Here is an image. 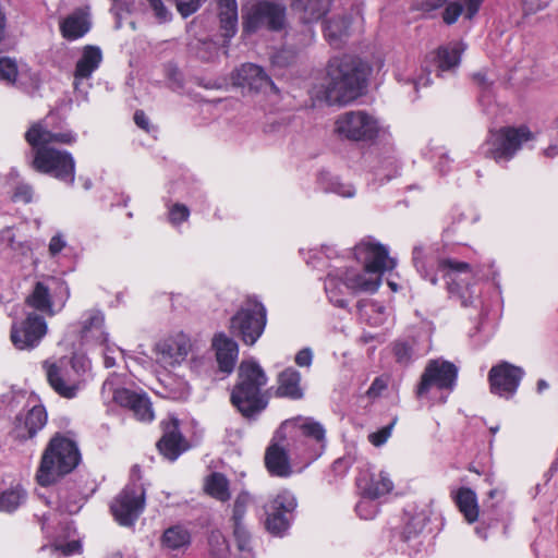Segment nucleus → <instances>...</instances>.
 <instances>
[{
	"mask_svg": "<svg viewBox=\"0 0 558 558\" xmlns=\"http://www.w3.org/2000/svg\"><path fill=\"white\" fill-rule=\"evenodd\" d=\"M204 490L211 498L221 502H227L231 498L230 482L226 475L219 472H214L206 476Z\"/></svg>",
	"mask_w": 558,
	"mask_h": 558,
	"instance_id": "c756f323",
	"label": "nucleus"
},
{
	"mask_svg": "<svg viewBox=\"0 0 558 558\" xmlns=\"http://www.w3.org/2000/svg\"><path fill=\"white\" fill-rule=\"evenodd\" d=\"M395 423H396V420H393L389 425L380 428L379 430L371 433L368 435L369 442L375 447H379V446L384 445L391 436Z\"/></svg>",
	"mask_w": 558,
	"mask_h": 558,
	"instance_id": "a18cd8bd",
	"label": "nucleus"
},
{
	"mask_svg": "<svg viewBox=\"0 0 558 558\" xmlns=\"http://www.w3.org/2000/svg\"><path fill=\"white\" fill-rule=\"evenodd\" d=\"M357 485L362 489L363 495L369 498H379L393 488V483L388 473L379 472L377 474L363 475L357 480Z\"/></svg>",
	"mask_w": 558,
	"mask_h": 558,
	"instance_id": "412c9836",
	"label": "nucleus"
},
{
	"mask_svg": "<svg viewBox=\"0 0 558 558\" xmlns=\"http://www.w3.org/2000/svg\"><path fill=\"white\" fill-rule=\"evenodd\" d=\"M242 19L243 29L246 33H253L263 25L278 31L284 26L286 8L279 3L258 1L243 8Z\"/></svg>",
	"mask_w": 558,
	"mask_h": 558,
	"instance_id": "6e6552de",
	"label": "nucleus"
},
{
	"mask_svg": "<svg viewBox=\"0 0 558 558\" xmlns=\"http://www.w3.org/2000/svg\"><path fill=\"white\" fill-rule=\"evenodd\" d=\"M294 361L300 367H310L313 361L312 350L308 348L302 349L296 353Z\"/></svg>",
	"mask_w": 558,
	"mask_h": 558,
	"instance_id": "5fc2aeb1",
	"label": "nucleus"
},
{
	"mask_svg": "<svg viewBox=\"0 0 558 558\" xmlns=\"http://www.w3.org/2000/svg\"><path fill=\"white\" fill-rule=\"evenodd\" d=\"M47 422V414L41 405L33 407L23 420H19L14 428V437L19 440L33 438Z\"/></svg>",
	"mask_w": 558,
	"mask_h": 558,
	"instance_id": "6ab92c4d",
	"label": "nucleus"
},
{
	"mask_svg": "<svg viewBox=\"0 0 558 558\" xmlns=\"http://www.w3.org/2000/svg\"><path fill=\"white\" fill-rule=\"evenodd\" d=\"M292 5L304 23H313L327 13L330 0H294Z\"/></svg>",
	"mask_w": 558,
	"mask_h": 558,
	"instance_id": "c85d7f7f",
	"label": "nucleus"
},
{
	"mask_svg": "<svg viewBox=\"0 0 558 558\" xmlns=\"http://www.w3.org/2000/svg\"><path fill=\"white\" fill-rule=\"evenodd\" d=\"M277 395L294 400L303 398L301 374L296 369L288 367L278 375Z\"/></svg>",
	"mask_w": 558,
	"mask_h": 558,
	"instance_id": "a878e982",
	"label": "nucleus"
},
{
	"mask_svg": "<svg viewBox=\"0 0 558 558\" xmlns=\"http://www.w3.org/2000/svg\"><path fill=\"white\" fill-rule=\"evenodd\" d=\"M483 0H465V16L472 19L478 11Z\"/></svg>",
	"mask_w": 558,
	"mask_h": 558,
	"instance_id": "680f3d73",
	"label": "nucleus"
},
{
	"mask_svg": "<svg viewBox=\"0 0 558 558\" xmlns=\"http://www.w3.org/2000/svg\"><path fill=\"white\" fill-rule=\"evenodd\" d=\"M162 546L174 550L182 548L190 543V534L180 526H172L165 531L161 538Z\"/></svg>",
	"mask_w": 558,
	"mask_h": 558,
	"instance_id": "4c0bfd02",
	"label": "nucleus"
},
{
	"mask_svg": "<svg viewBox=\"0 0 558 558\" xmlns=\"http://www.w3.org/2000/svg\"><path fill=\"white\" fill-rule=\"evenodd\" d=\"M26 499V492L20 485L10 487L0 493V511L13 512L15 511Z\"/></svg>",
	"mask_w": 558,
	"mask_h": 558,
	"instance_id": "e433bc0d",
	"label": "nucleus"
},
{
	"mask_svg": "<svg viewBox=\"0 0 558 558\" xmlns=\"http://www.w3.org/2000/svg\"><path fill=\"white\" fill-rule=\"evenodd\" d=\"M190 216V210L185 205L175 204L170 208L169 219L171 223L177 225L182 221L187 220Z\"/></svg>",
	"mask_w": 558,
	"mask_h": 558,
	"instance_id": "8fccbe9b",
	"label": "nucleus"
},
{
	"mask_svg": "<svg viewBox=\"0 0 558 558\" xmlns=\"http://www.w3.org/2000/svg\"><path fill=\"white\" fill-rule=\"evenodd\" d=\"M48 332L45 318L36 313H29L20 324L11 328V341L19 350H33Z\"/></svg>",
	"mask_w": 558,
	"mask_h": 558,
	"instance_id": "f8f14e48",
	"label": "nucleus"
},
{
	"mask_svg": "<svg viewBox=\"0 0 558 558\" xmlns=\"http://www.w3.org/2000/svg\"><path fill=\"white\" fill-rule=\"evenodd\" d=\"M379 122L364 110H351L339 114L333 123V133L341 140L367 142L379 134Z\"/></svg>",
	"mask_w": 558,
	"mask_h": 558,
	"instance_id": "39448f33",
	"label": "nucleus"
},
{
	"mask_svg": "<svg viewBox=\"0 0 558 558\" xmlns=\"http://www.w3.org/2000/svg\"><path fill=\"white\" fill-rule=\"evenodd\" d=\"M456 502L469 523L477 521L480 509L475 492L466 487L460 488L456 494Z\"/></svg>",
	"mask_w": 558,
	"mask_h": 558,
	"instance_id": "473e14b6",
	"label": "nucleus"
},
{
	"mask_svg": "<svg viewBox=\"0 0 558 558\" xmlns=\"http://www.w3.org/2000/svg\"><path fill=\"white\" fill-rule=\"evenodd\" d=\"M19 75L17 63L9 57L0 58V81L14 84Z\"/></svg>",
	"mask_w": 558,
	"mask_h": 558,
	"instance_id": "79ce46f5",
	"label": "nucleus"
},
{
	"mask_svg": "<svg viewBox=\"0 0 558 558\" xmlns=\"http://www.w3.org/2000/svg\"><path fill=\"white\" fill-rule=\"evenodd\" d=\"M344 275V287L352 292H375L381 284V278L379 275L368 272L364 269L363 272H354L347 270Z\"/></svg>",
	"mask_w": 558,
	"mask_h": 558,
	"instance_id": "393cba45",
	"label": "nucleus"
},
{
	"mask_svg": "<svg viewBox=\"0 0 558 558\" xmlns=\"http://www.w3.org/2000/svg\"><path fill=\"white\" fill-rule=\"evenodd\" d=\"M393 353L398 363L408 364L411 361L413 350L405 342H396Z\"/></svg>",
	"mask_w": 558,
	"mask_h": 558,
	"instance_id": "de8ad7c7",
	"label": "nucleus"
},
{
	"mask_svg": "<svg viewBox=\"0 0 558 558\" xmlns=\"http://www.w3.org/2000/svg\"><path fill=\"white\" fill-rule=\"evenodd\" d=\"M132 476H133V477H136L137 480H140V478H141V476H140V468H138V465H134V466H133V469H132Z\"/></svg>",
	"mask_w": 558,
	"mask_h": 558,
	"instance_id": "774afa93",
	"label": "nucleus"
},
{
	"mask_svg": "<svg viewBox=\"0 0 558 558\" xmlns=\"http://www.w3.org/2000/svg\"><path fill=\"white\" fill-rule=\"evenodd\" d=\"M364 82V74L354 59L333 58L322 85L324 99L329 105H347L362 95Z\"/></svg>",
	"mask_w": 558,
	"mask_h": 558,
	"instance_id": "f03ea898",
	"label": "nucleus"
},
{
	"mask_svg": "<svg viewBox=\"0 0 558 558\" xmlns=\"http://www.w3.org/2000/svg\"><path fill=\"white\" fill-rule=\"evenodd\" d=\"M76 140L72 132H52L41 122L29 126L25 141L34 149L32 168L40 173L50 174L68 184L75 180V160L66 150L50 147V144L70 145Z\"/></svg>",
	"mask_w": 558,
	"mask_h": 558,
	"instance_id": "f257e3e1",
	"label": "nucleus"
},
{
	"mask_svg": "<svg viewBox=\"0 0 558 558\" xmlns=\"http://www.w3.org/2000/svg\"><path fill=\"white\" fill-rule=\"evenodd\" d=\"M387 387L386 380L383 378H376L367 390L369 397H377Z\"/></svg>",
	"mask_w": 558,
	"mask_h": 558,
	"instance_id": "bf43d9fd",
	"label": "nucleus"
},
{
	"mask_svg": "<svg viewBox=\"0 0 558 558\" xmlns=\"http://www.w3.org/2000/svg\"><path fill=\"white\" fill-rule=\"evenodd\" d=\"M213 345L216 349L220 371L230 374L238 359L239 348L236 342L220 333L214 338Z\"/></svg>",
	"mask_w": 558,
	"mask_h": 558,
	"instance_id": "aec40b11",
	"label": "nucleus"
},
{
	"mask_svg": "<svg viewBox=\"0 0 558 558\" xmlns=\"http://www.w3.org/2000/svg\"><path fill=\"white\" fill-rule=\"evenodd\" d=\"M375 498L364 497L356 505V512L360 518L364 520H372L377 514V505L374 501Z\"/></svg>",
	"mask_w": 558,
	"mask_h": 558,
	"instance_id": "c03bdc74",
	"label": "nucleus"
},
{
	"mask_svg": "<svg viewBox=\"0 0 558 558\" xmlns=\"http://www.w3.org/2000/svg\"><path fill=\"white\" fill-rule=\"evenodd\" d=\"M266 527L269 532L274 534H280L281 532H283L288 527V521L284 517V513L274 511L270 510V508H268Z\"/></svg>",
	"mask_w": 558,
	"mask_h": 558,
	"instance_id": "37998d69",
	"label": "nucleus"
},
{
	"mask_svg": "<svg viewBox=\"0 0 558 558\" xmlns=\"http://www.w3.org/2000/svg\"><path fill=\"white\" fill-rule=\"evenodd\" d=\"M360 21L361 16L357 13L333 16L326 22L325 36L331 44H335L349 36L353 25Z\"/></svg>",
	"mask_w": 558,
	"mask_h": 558,
	"instance_id": "b1692460",
	"label": "nucleus"
},
{
	"mask_svg": "<svg viewBox=\"0 0 558 558\" xmlns=\"http://www.w3.org/2000/svg\"><path fill=\"white\" fill-rule=\"evenodd\" d=\"M191 350L190 337L179 331L156 342L153 352L157 364L163 368H174L186 360Z\"/></svg>",
	"mask_w": 558,
	"mask_h": 558,
	"instance_id": "9b49d317",
	"label": "nucleus"
},
{
	"mask_svg": "<svg viewBox=\"0 0 558 558\" xmlns=\"http://www.w3.org/2000/svg\"><path fill=\"white\" fill-rule=\"evenodd\" d=\"M4 28H5V16L2 13V11L0 10V41L4 37Z\"/></svg>",
	"mask_w": 558,
	"mask_h": 558,
	"instance_id": "69168bd1",
	"label": "nucleus"
},
{
	"mask_svg": "<svg viewBox=\"0 0 558 558\" xmlns=\"http://www.w3.org/2000/svg\"><path fill=\"white\" fill-rule=\"evenodd\" d=\"M201 7L198 0L178 1L177 9L183 17H187L195 13Z\"/></svg>",
	"mask_w": 558,
	"mask_h": 558,
	"instance_id": "3c124183",
	"label": "nucleus"
},
{
	"mask_svg": "<svg viewBox=\"0 0 558 558\" xmlns=\"http://www.w3.org/2000/svg\"><path fill=\"white\" fill-rule=\"evenodd\" d=\"M81 549V544L77 541H72L65 545L56 546V551H61L63 556H69L75 553H78Z\"/></svg>",
	"mask_w": 558,
	"mask_h": 558,
	"instance_id": "13d9d810",
	"label": "nucleus"
},
{
	"mask_svg": "<svg viewBox=\"0 0 558 558\" xmlns=\"http://www.w3.org/2000/svg\"><path fill=\"white\" fill-rule=\"evenodd\" d=\"M325 290L330 300L336 306L344 307L347 300L344 299V275H328L325 281Z\"/></svg>",
	"mask_w": 558,
	"mask_h": 558,
	"instance_id": "c9c22d12",
	"label": "nucleus"
},
{
	"mask_svg": "<svg viewBox=\"0 0 558 558\" xmlns=\"http://www.w3.org/2000/svg\"><path fill=\"white\" fill-rule=\"evenodd\" d=\"M422 70L425 73V75L418 76L417 78L414 80L415 88H417L418 86H427L430 83V80H429L430 71L427 68H423Z\"/></svg>",
	"mask_w": 558,
	"mask_h": 558,
	"instance_id": "0e129e2a",
	"label": "nucleus"
},
{
	"mask_svg": "<svg viewBox=\"0 0 558 558\" xmlns=\"http://www.w3.org/2000/svg\"><path fill=\"white\" fill-rule=\"evenodd\" d=\"M102 61L101 50L96 46H86L82 51L81 58L76 62L74 71V85L77 86L80 80L89 78L99 68Z\"/></svg>",
	"mask_w": 558,
	"mask_h": 558,
	"instance_id": "5701e85b",
	"label": "nucleus"
},
{
	"mask_svg": "<svg viewBox=\"0 0 558 558\" xmlns=\"http://www.w3.org/2000/svg\"><path fill=\"white\" fill-rule=\"evenodd\" d=\"M89 29L87 15L83 12H74L61 24L62 35L68 39L82 37Z\"/></svg>",
	"mask_w": 558,
	"mask_h": 558,
	"instance_id": "f704fd0d",
	"label": "nucleus"
},
{
	"mask_svg": "<svg viewBox=\"0 0 558 558\" xmlns=\"http://www.w3.org/2000/svg\"><path fill=\"white\" fill-rule=\"evenodd\" d=\"M296 507L295 497L288 490L279 493L270 502L269 508L282 513L292 512Z\"/></svg>",
	"mask_w": 558,
	"mask_h": 558,
	"instance_id": "a19ab883",
	"label": "nucleus"
},
{
	"mask_svg": "<svg viewBox=\"0 0 558 558\" xmlns=\"http://www.w3.org/2000/svg\"><path fill=\"white\" fill-rule=\"evenodd\" d=\"M523 369L508 362L493 366L488 373L490 391L501 398L512 397L523 377Z\"/></svg>",
	"mask_w": 558,
	"mask_h": 558,
	"instance_id": "4468645a",
	"label": "nucleus"
},
{
	"mask_svg": "<svg viewBox=\"0 0 558 558\" xmlns=\"http://www.w3.org/2000/svg\"><path fill=\"white\" fill-rule=\"evenodd\" d=\"M26 303L36 311L49 316L56 314L49 288L44 282H37L33 292L26 298Z\"/></svg>",
	"mask_w": 558,
	"mask_h": 558,
	"instance_id": "72a5a7b5",
	"label": "nucleus"
},
{
	"mask_svg": "<svg viewBox=\"0 0 558 558\" xmlns=\"http://www.w3.org/2000/svg\"><path fill=\"white\" fill-rule=\"evenodd\" d=\"M48 381L52 389L64 398H74L78 390L77 378L71 377L68 366L57 363L45 364Z\"/></svg>",
	"mask_w": 558,
	"mask_h": 558,
	"instance_id": "a211bd4d",
	"label": "nucleus"
},
{
	"mask_svg": "<svg viewBox=\"0 0 558 558\" xmlns=\"http://www.w3.org/2000/svg\"><path fill=\"white\" fill-rule=\"evenodd\" d=\"M438 269L447 280L450 295L459 299L464 306L471 304L473 295L470 292V286L474 277L471 265L454 258H441L438 260Z\"/></svg>",
	"mask_w": 558,
	"mask_h": 558,
	"instance_id": "0eeeda50",
	"label": "nucleus"
},
{
	"mask_svg": "<svg viewBox=\"0 0 558 558\" xmlns=\"http://www.w3.org/2000/svg\"><path fill=\"white\" fill-rule=\"evenodd\" d=\"M81 453L75 441L61 435L50 439L45 448L36 473L41 486H49L76 469Z\"/></svg>",
	"mask_w": 558,
	"mask_h": 558,
	"instance_id": "7ed1b4c3",
	"label": "nucleus"
},
{
	"mask_svg": "<svg viewBox=\"0 0 558 558\" xmlns=\"http://www.w3.org/2000/svg\"><path fill=\"white\" fill-rule=\"evenodd\" d=\"M422 255H423V251L422 248L420 247H415L414 251H413V260H414V265L415 267L417 268V270L420 272H422L423 277L427 280H429V282L433 284V286H436L438 283V278L436 275H429L426 269H425V264L422 259Z\"/></svg>",
	"mask_w": 558,
	"mask_h": 558,
	"instance_id": "49530a36",
	"label": "nucleus"
},
{
	"mask_svg": "<svg viewBox=\"0 0 558 558\" xmlns=\"http://www.w3.org/2000/svg\"><path fill=\"white\" fill-rule=\"evenodd\" d=\"M332 191L343 197H352L355 194V189L343 182L333 183Z\"/></svg>",
	"mask_w": 558,
	"mask_h": 558,
	"instance_id": "6e6d98bb",
	"label": "nucleus"
},
{
	"mask_svg": "<svg viewBox=\"0 0 558 558\" xmlns=\"http://www.w3.org/2000/svg\"><path fill=\"white\" fill-rule=\"evenodd\" d=\"M251 501H252L251 495L245 490H243L236 495L233 506H232V515H231L232 524L244 523L243 518L246 513L247 507L250 506Z\"/></svg>",
	"mask_w": 558,
	"mask_h": 558,
	"instance_id": "ea45409f",
	"label": "nucleus"
},
{
	"mask_svg": "<svg viewBox=\"0 0 558 558\" xmlns=\"http://www.w3.org/2000/svg\"><path fill=\"white\" fill-rule=\"evenodd\" d=\"M104 325V315L100 312H92L89 318L84 323V331L100 329Z\"/></svg>",
	"mask_w": 558,
	"mask_h": 558,
	"instance_id": "864d4df0",
	"label": "nucleus"
},
{
	"mask_svg": "<svg viewBox=\"0 0 558 558\" xmlns=\"http://www.w3.org/2000/svg\"><path fill=\"white\" fill-rule=\"evenodd\" d=\"M265 465L274 476L287 477L292 473L287 450L278 444H271L267 448Z\"/></svg>",
	"mask_w": 558,
	"mask_h": 558,
	"instance_id": "4be33fe9",
	"label": "nucleus"
},
{
	"mask_svg": "<svg viewBox=\"0 0 558 558\" xmlns=\"http://www.w3.org/2000/svg\"><path fill=\"white\" fill-rule=\"evenodd\" d=\"M144 508V489L141 486H128L114 499L111 511L121 525H131Z\"/></svg>",
	"mask_w": 558,
	"mask_h": 558,
	"instance_id": "ddd939ff",
	"label": "nucleus"
},
{
	"mask_svg": "<svg viewBox=\"0 0 558 558\" xmlns=\"http://www.w3.org/2000/svg\"><path fill=\"white\" fill-rule=\"evenodd\" d=\"M463 12V7L460 2H450L442 14V19L447 24H453Z\"/></svg>",
	"mask_w": 558,
	"mask_h": 558,
	"instance_id": "09e8293b",
	"label": "nucleus"
},
{
	"mask_svg": "<svg viewBox=\"0 0 558 558\" xmlns=\"http://www.w3.org/2000/svg\"><path fill=\"white\" fill-rule=\"evenodd\" d=\"M65 247V241L60 234L51 238L49 243V253L54 256L59 254Z\"/></svg>",
	"mask_w": 558,
	"mask_h": 558,
	"instance_id": "4d7b16f0",
	"label": "nucleus"
},
{
	"mask_svg": "<svg viewBox=\"0 0 558 558\" xmlns=\"http://www.w3.org/2000/svg\"><path fill=\"white\" fill-rule=\"evenodd\" d=\"M135 123L143 130H149V120L143 111H136L134 113Z\"/></svg>",
	"mask_w": 558,
	"mask_h": 558,
	"instance_id": "e2e57ef3",
	"label": "nucleus"
},
{
	"mask_svg": "<svg viewBox=\"0 0 558 558\" xmlns=\"http://www.w3.org/2000/svg\"><path fill=\"white\" fill-rule=\"evenodd\" d=\"M233 536L242 558H253L252 554V539L244 523L232 524Z\"/></svg>",
	"mask_w": 558,
	"mask_h": 558,
	"instance_id": "58836bf2",
	"label": "nucleus"
},
{
	"mask_svg": "<svg viewBox=\"0 0 558 558\" xmlns=\"http://www.w3.org/2000/svg\"><path fill=\"white\" fill-rule=\"evenodd\" d=\"M232 82L234 85L246 87L255 92H274L278 93V89L270 77L264 72V70L253 63L243 64L232 75Z\"/></svg>",
	"mask_w": 558,
	"mask_h": 558,
	"instance_id": "f3484780",
	"label": "nucleus"
},
{
	"mask_svg": "<svg viewBox=\"0 0 558 558\" xmlns=\"http://www.w3.org/2000/svg\"><path fill=\"white\" fill-rule=\"evenodd\" d=\"M33 191L32 187L28 185H23L17 189V191L14 194V198L22 199L25 203H28L32 201Z\"/></svg>",
	"mask_w": 558,
	"mask_h": 558,
	"instance_id": "052dcab7",
	"label": "nucleus"
},
{
	"mask_svg": "<svg viewBox=\"0 0 558 558\" xmlns=\"http://www.w3.org/2000/svg\"><path fill=\"white\" fill-rule=\"evenodd\" d=\"M265 326L266 310L262 303L254 300H247L230 320L231 332L247 345H253L258 340Z\"/></svg>",
	"mask_w": 558,
	"mask_h": 558,
	"instance_id": "423d86ee",
	"label": "nucleus"
},
{
	"mask_svg": "<svg viewBox=\"0 0 558 558\" xmlns=\"http://www.w3.org/2000/svg\"><path fill=\"white\" fill-rule=\"evenodd\" d=\"M218 16L225 37H232L238 27V5L235 0H218Z\"/></svg>",
	"mask_w": 558,
	"mask_h": 558,
	"instance_id": "2f4dec72",
	"label": "nucleus"
},
{
	"mask_svg": "<svg viewBox=\"0 0 558 558\" xmlns=\"http://www.w3.org/2000/svg\"><path fill=\"white\" fill-rule=\"evenodd\" d=\"M354 254L363 263L365 270L380 277L397 265L396 260L388 256L387 248L378 243L361 242L355 246Z\"/></svg>",
	"mask_w": 558,
	"mask_h": 558,
	"instance_id": "2eb2a0df",
	"label": "nucleus"
},
{
	"mask_svg": "<svg viewBox=\"0 0 558 558\" xmlns=\"http://www.w3.org/2000/svg\"><path fill=\"white\" fill-rule=\"evenodd\" d=\"M267 383V376L254 361H243L239 367V383L234 387L231 401L245 417H252L262 412L267 400L262 388Z\"/></svg>",
	"mask_w": 558,
	"mask_h": 558,
	"instance_id": "20e7f679",
	"label": "nucleus"
},
{
	"mask_svg": "<svg viewBox=\"0 0 558 558\" xmlns=\"http://www.w3.org/2000/svg\"><path fill=\"white\" fill-rule=\"evenodd\" d=\"M464 50L462 43H451L439 47L434 54V63L439 72L456 69L460 63L461 53Z\"/></svg>",
	"mask_w": 558,
	"mask_h": 558,
	"instance_id": "bb28decb",
	"label": "nucleus"
},
{
	"mask_svg": "<svg viewBox=\"0 0 558 558\" xmlns=\"http://www.w3.org/2000/svg\"><path fill=\"white\" fill-rule=\"evenodd\" d=\"M532 138V133L526 126L502 128L493 131L487 140L488 155L496 161L501 159L509 160L517 150L520 149L522 143Z\"/></svg>",
	"mask_w": 558,
	"mask_h": 558,
	"instance_id": "1a4fd4ad",
	"label": "nucleus"
},
{
	"mask_svg": "<svg viewBox=\"0 0 558 558\" xmlns=\"http://www.w3.org/2000/svg\"><path fill=\"white\" fill-rule=\"evenodd\" d=\"M104 393L112 392V399L122 407L132 410L134 415L144 422H149L154 418L151 403L145 395L133 392L125 388H113L111 380H106L102 386Z\"/></svg>",
	"mask_w": 558,
	"mask_h": 558,
	"instance_id": "dca6fc26",
	"label": "nucleus"
},
{
	"mask_svg": "<svg viewBox=\"0 0 558 558\" xmlns=\"http://www.w3.org/2000/svg\"><path fill=\"white\" fill-rule=\"evenodd\" d=\"M157 447L161 454L169 460H175L185 449L182 436L178 430V422L173 421L165 430V435L158 441Z\"/></svg>",
	"mask_w": 558,
	"mask_h": 558,
	"instance_id": "cd10ccee",
	"label": "nucleus"
},
{
	"mask_svg": "<svg viewBox=\"0 0 558 558\" xmlns=\"http://www.w3.org/2000/svg\"><path fill=\"white\" fill-rule=\"evenodd\" d=\"M291 428L302 435L313 438L317 442H324L325 440V428L318 422L310 417H296L290 421H286L281 429Z\"/></svg>",
	"mask_w": 558,
	"mask_h": 558,
	"instance_id": "7c9ffc66",
	"label": "nucleus"
},
{
	"mask_svg": "<svg viewBox=\"0 0 558 558\" xmlns=\"http://www.w3.org/2000/svg\"><path fill=\"white\" fill-rule=\"evenodd\" d=\"M151 9L155 12L156 17L161 21L166 22L170 19V13L167 10V8L163 5L161 0H148Z\"/></svg>",
	"mask_w": 558,
	"mask_h": 558,
	"instance_id": "603ef678",
	"label": "nucleus"
},
{
	"mask_svg": "<svg viewBox=\"0 0 558 558\" xmlns=\"http://www.w3.org/2000/svg\"><path fill=\"white\" fill-rule=\"evenodd\" d=\"M547 388H548L547 381H545L544 379L538 380V383H537V390H538V392H542V391H544Z\"/></svg>",
	"mask_w": 558,
	"mask_h": 558,
	"instance_id": "338daca9",
	"label": "nucleus"
},
{
	"mask_svg": "<svg viewBox=\"0 0 558 558\" xmlns=\"http://www.w3.org/2000/svg\"><path fill=\"white\" fill-rule=\"evenodd\" d=\"M458 376V368L449 361L441 359L427 362L424 372L421 375L416 388V396L422 398L428 393L430 388L452 390Z\"/></svg>",
	"mask_w": 558,
	"mask_h": 558,
	"instance_id": "9d476101",
	"label": "nucleus"
}]
</instances>
